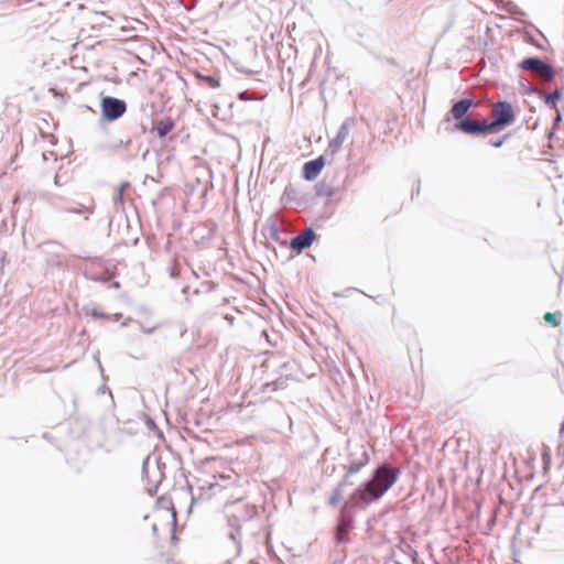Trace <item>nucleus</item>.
Wrapping results in <instances>:
<instances>
[{
    "mask_svg": "<svg viewBox=\"0 0 564 564\" xmlns=\"http://www.w3.org/2000/svg\"><path fill=\"white\" fill-rule=\"evenodd\" d=\"M314 239V230L312 228H306L292 239L291 248L296 251H302L303 249L308 248L313 243Z\"/></svg>",
    "mask_w": 564,
    "mask_h": 564,
    "instance_id": "423d86ee",
    "label": "nucleus"
},
{
    "mask_svg": "<svg viewBox=\"0 0 564 564\" xmlns=\"http://www.w3.org/2000/svg\"><path fill=\"white\" fill-rule=\"evenodd\" d=\"M175 127V122L171 117L162 118L154 122L152 132H155L159 138L167 135Z\"/></svg>",
    "mask_w": 564,
    "mask_h": 564,
    "instance_id": "1a4fd4ad",
    "label": "nucleus"
},
{
    "mask_svg": "<svg viewBox=\"0 0 564 564\" xmlns=\"http://www.w3.org/2000/svg\"><path fill=\"white\" fill-rule=\"evenodd\" d=\"M93 209H94V206H90V207H88V208H87V210H88L89 213H93Z\"/></svg>",
    "mask_w": 564,
    "mask_h": 564,
    "instance_id": "5701e85b",
    "label": "nucleus"
},
{
    "mask_svg": "<svg viewBox=\"0 0 564 564\" xmlns=\"http://www.w3.org/2000/svg\"><path fill=\"white\" fill-rule=\"evenodd\" d=\"M324 167V159L319 156L316 160L308 161L304 164L303 174L307 181L315 180Z\"/></svg>",
    "mask_w": 564,
    "mask_h": 564,
    "instance_id": "0eeeda50",
    "label": "nucleus"
},
{
    "mask_svg": "<svg viewBox=\"0 0 564 564\" xmlns=\"http://www.w3.org/2000/svg\"><path fill=\"white\" fill-rule=\"evenodd\" d=\"M205 80L208 83V85L213 88H216L219 86V82L214 77H206Z\"/></svg>",
    "mask_w": 564,
    "mask_h": 564,
    "instance_id": "f3484780",
    "label": "nucleus"
},
{
    "mask_svg": "<svg viewBox=\"0 0 564 564\" xmlns=\"http://www.w3.org/2000/svg\"><path fill=\"white\" fill-rule=\"evenodd\" d=\"M229 522L232 527H237L234 531L230 532V536L232 540H242V529L241 525L238 523V519L235 513L230 512L228 514Z\"/></svg>",
    "mask_w": 564,
    "mask_h": 564,
    "instance_id": "9d476101",
    "label": "nucleus"
},
{
    "mask_svg": "<svg viewBox=\"0 0 564 564\" xmlns=\"http://www.w3.org/2000/svg\"><path fill=\"white\" fill-rule=\"evenodd\" d=\"M346 531V525L344 523L339 524L337 528V540L343 541V534Z\"/></svg>",
    "mask_w": 564,
    "mask_h": 564,
    "instance_id": "dca6fc26",
    "label": "nucleus"
},
{
    "mask_svg": "<svg viewBox=\"0 0 564 564\" xmlns=\"http://www.w3.org/2000/svg\"><path fill=\"white\" fill-rule=\"evenodd\" d=\"M561 120V113H560V110L556 109V121H560Z\"/></svg>",
    "mask_w": 564,
    "mask_h": 564,
    "instance_id": "412c9836",
    "label": "nucleus"
},
{
    "mask_svg": "<svg viewBox=\"0 0 564 564\" xmlns=\"http://www.w3.org/2000/svg\"><path fill=\"white\" fill-rule=\"evenodd\" d=\"M343 498V484H340L337 488H335L328 499V503L332 507L337 506Z\"/></svg>",
    "mask_w": 564,
    "mask_h": 564,
    "instance_id": "f8f14e48",
    "label": "nucleus"
},
{
    "mask_svg": "<svg viewBox=\"0 0 564 564\" xmlns=\"http://www.w3.org/2000/svg\"><path fill=\"white\" fill-rule=\"evenodd\" d=\"M491 116L492 121H488L489 132H498L502 128L513 123L516 113L511 104L507 101H499L492 106Z\"/></svg>",
    "mask_w": 564,
    "mask_h": 564,
    "instance_id": "f03ea898",
    "label": "nucleus"
},
{
    "mask_svg": "<svg viewBox=\"0 0 564 564\" xmlns=\"http://www.w3.org/2000/svg\"><path fill=\"white\" fill-rule=\"evenodd\" d=\"M162 557L166 564H178L170 555L162 554Z\"/></svg>",
    "mask_w": 564,
    "mask_h": 564,
    "instance_id": "a211bd4d",
    "label": "nucleus"
},
{
    "mask_svg": "<svg viewBox=\"0 0 564 564\" xmlns=\"http://www.w3.org/2000/svg\"><path fill=\"white\" fill-rule=\"evenodd\" d=\"M543 319H544L546 323H549V324H551L552 326H554V327H556V326H558V325H560L558 316H557V314H555V313H550V312L545 313V314H544V316H543Z\"/></svg>",
    "mask_w": 564,
    "mask_h": 564,
    "instance_id": "4468645a",
    "label": "nucleus"
},
{
    "mask_svg": "<svg viewBox=\"0 0 564 564\" xmlns=\"http://www.w3.org/2000/svg\"><path fill=\"white\" fill-rule=\"evenodd\" d=\"M399 469L387 465L380 466L375 471L372 478L354 492L352 498L365 505L378 500L397 481Z\"/></svg>",
    "mask_w": 564,
    "mask_h": 564,
    "instance_id": "f257e3e1",
    "label": "nucleus"
},
{
    "mask_svg": "<svg viewBox=\"0 0 564 564\" xmlns=\"http://www.w3.org/2000/svg\"><path fill=\"white\" fill-rule=\"evenodd\" d=\"M519 67L521 69L530 70L547 82L552 80L555 76L553 67L538 57L523 59L519 64Z\"/></svg>",
    "mask_w": 564,
    "mask_h": 564,
    "instance_id": "7ed1b4c3",
    "label": "nucleus"
},
{
    "mask_svg": "<svg viewBox=\"0 0 564 564\" xmlns=\"http://www.w3.org/2000/svg\"><path fill=\"white\" fill-rule=\"evenodd\" d=\"M364 456L365 458L362 460L352 462L348 465L344 480H346L350 475L358 473L368 463L367 453H364Z\"/></svg>",
    "mask_w": 564,
    "mask_h": 564,
    "instance_id": "9b49d317",
    "label": "nucleus"
},
{
    "mask_svg": "<svg viewBox=\"0 0 564 564\" xmlns=\"http://www.w3.org/2000/svg\"><path fill=\"white\" fill-rule=\"evenodd\" d=\"M454 129L466 134L490 133L487 120L477 121L469 117L455 123Z\"/></svg>",
    "mask_w": 564,
    "mask_h": 564,
    "instance_id": "39448f33",
    "label": "nucleus"
},
{
    "mask_svg": "<svg viewBox=\"0 0 564 564\" xmlns=\"http://www.w3.org/2000/svg\"><path fill=\"white\" fill-rule=\"evenodd\" d=\"M127 106L123 100L105 97L101 100L102 115L108 120H116L126 112Z\"/></svg>",
    "mask_w": 564,
    "mask_h": 564,
    "instance_id": "20e7f679",
    "label": "nucleus"
},
{
    "mask_svg": "<svg viewBox=\"0 0 564 564\" xmlns=\"http://www.w3.org/2000/svg\"><path fill=\"white\" fill-rule=\"evenodd\" d=\"M473 105V99H462L453 105L452 109L449 110V116H452L455 120L460 121L464 118H467L466 113Z\"/></svg>",
    "mask_w": 564,
    "mask_h": 564,
    "instance_id": "6e6552de",
    "label": "nucleus"
},
{
    "mask_svg": "<svg viewBox=\"0 0 564 564\" xmlns=\"http://www.w3.org/2000/svg\"><path fill=\"white\" fill-rule=\"evenodd\" d=\"M124 187H126L124 185H121L118 187L117 195H116V202L122 203Z\"/></svg>",
    "mask_w": 564,
    "mask_h": 564,
    "instance_id": "2eb2a0df",
    "label": "nucleus"
},
{
    "mask_svg": "<svg viewBox=\"0 0 564 564\" xmlns=\"http://www.w3.org/2000/svg\"><path fill=\"white\" fill-rule=\"evenodd\" d=\"M560 97V94L558 93H555L554 95H551L550 98L552 99H558Z\"/></svg>",
    "mask_w": 564,
    "mask_h": 564,
    "instance_id": "aec40b11",
    "label": "nucleus"
},
{
    "mask_svg": "<svg viewBox=\"0 0 564 564\" xmlns=\"http://www.w3.org/2000/svg\"><path fill=\"white\" fill-rule=\"evenodd\" d=\"M240 97H241L242 99H246V98H247V93H242V94L240 95Z\"/></svg>",
    "mask_w": 564,
    "mask_h": 564,
    "instance_id": "4be33fe9",
    "label": "nucleus"
},
{
    "mask_svg": "<svg viewBox=\"0 0 564 564\" xmlns=\"http://www.w3.org/2000/svg\"><path fill=\"white\" fill-rule=\"evenodd\" d=\"M165 502H167V505H169V506H166V507H165V509H166V513H167V516H169V518H170L171 522L173 523V522H175V519H176V512H175V510H174V508H173L172 503H171V502H169V501H165V500H163V499H159V500H158V505L165 503Z\"/></svg>",
    "mask_w": 564,
    "mask_h": 564,
    "instance_id": "ddd939ff",
    "label": "nucleus"
},
{
    "mask_svg": "<svg viewBox=\"0 0 564 564\" xmlns=\"http://www.w3.org/2000/svg\"><path fill=\"white\" fill-rule=\"evenodd\" d=\"M502 143H503V139H500V140L492 141V142H491L492 147H495V148H499V147H501V145H502Z\"/></svg>",
    "mask_w": 564,
    "mask_h": 564,
    "instance_id": "6ab92c4d",
    "label": "nucleus"
}]
</instances>
